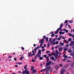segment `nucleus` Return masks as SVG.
<instances>
[{
  "label": "nucleus",
  "instance_id": "37",
  "mask_svg": "<svg viewBox=\"0 0 74 74\" xmlns=\"http://www.w3.org/2000/svg\"><path fill=\"white\" fill-rule=\"evenodd\" d=\"M59 66L60 67H63V65H62V64H60Z\"/></svg>",
  "mask_w": 74,
  "mask_h": 74
},
{
  "label": "nucleus",
  "instance_id": "11",
  "mask_svg": "<svg viewBox=\"0 0 74 74\" xmlns=\"http://www.w3.org/2000/svg\"><path fill=\"white\" fill-rule=\"evenodd\" d=\"M59 29H58V28L57 29V30L56 31H55V34H58V32H59Z\"/></svg>",
  "mask_w": 74,
  "mask_h": 74
},
{
  "label": "nucleus",
  "instance_id": "46",
  "mask_svg": "<svg viewBox=\"0 0 74 74\" xmlns=\"http://www.w3.org/2000/svg\"><path fill=\"white\" fill-rule=\"evenodd\" d=\"M67 48H66L64 49V51H67Z\"/></svg>",
  "mask_w": 74,
  "mask_h": 74
},
{
  "label": "nucleus",
  "instance_id": "25",
  "mask_svg": "<svg viewBox=\"0 0 74 74\" xmlns=\"http://www.w3.org/2000/svg\"><path fill=\"white\" fill-rule=\"evenodd\" d=\"M58 54H56L55 56V59H57V58H58Z\"/></svg>",
  "mask_w": 74,
  "mask_h": 74
},
{
  "label": "nucleus",
  "instance_id": "5",
  "mask_svg": "<svg viewBox=\"0 0 74 74\" xmlns=\"http://www.w3.org/2000/svg\"><path fill=\"white\" fill-rule=\"evenodd\" d=\"M42 56H44V58H46V60H47V61H46L47 62H49V58L48 57H47V55L45 54L44 55H43Z\"/></svg>",
  "mask_w": 74,
  "mask_h": 74
},
{
  "label": "nucleus",
  "instance_id": "31",
  "mask_svg": "<svg viewBox=\"0 0 74 74\" xmlns=\"http://www.w3.org/2000/svg\"><path fill=\"white\" fill-rule=\"evenodd\" d=\"M58 53H59V52L58 51V50H56V54H58Z\"/></svg>",
  "mask_w": 74,
  "mask_h": 74
},
{
  "label": "nucleus",
  "instance_id": "24",
  "mask_svg": "<svg viewBox=\"0 0 74 74\" xmlns=\"http://www.w3.org/2000/svg\"><path fill=\"white\" fill-rule=\"evenodd\" d=\"M69 22L70 23H72L73 22V20H69Z\"/></svg>",
  "mask_w": 74,
  "mask_h": 74
},
{
  "label": "nucleus",
  "instance_id": "16",
  "mask_svg": "<svg viewBox=\"0 0 74 74\" xmlns=\"http://www.w3.org/2000/svg\"><path fill=\"white\" fill-rule=\"evenodd\" d=\"M51 44H53V45L56 44V42H55L52 41L51 42Z\"/></svg>",
  "mask_w": 74,
  "mask_h": 74
},
{
  "label": "nucleus",
  "instance_id": "36",
  "mask_svg": "<svg viewBox=\"0 0 74 74\" xmlns=\"http://www.w3.org/2000/svg\"><path fill=\"white\" fill-rule=\"evenodd\" d=\"M66 62H71V61L70 60H68L66 61Z\"/></svg>",
  "mask_w": 74,
  "mask_h": 74
},
{
  "label": "nucleus",
  "instance_id": "40",
  "mask_svg": "<svg viewBox=\"0 0 74 74\" xmlns=\"http://www.w3.org/2000/svg\"><path fill=\"white\" fill-rule=\"evenodd\" d=\"M72 35L73 34H70V33L69 34V36H72Z\"/></svg>",
  "mask_w": 74,
  "mask_h": 74
},
{
  "label": "nucleus",
  "instance_id": "21",
  "mask_svg": "<svg viewBox=\"0 0 74 74\" xmlns=\"http://www.w3.org/2000/svg\"><path fill=\"white\" fill-rule=\"evenodd\" d=\"M47 70L46 69H42L40 71V72H42V71H45Z\"/></svg>",
  "mask_w": 74,
  "mask_h": 74
},
{
  "label": "nucleus",
  "instance_id": "50",
  "mask_svg": "<svg viewBox=\"0 0 74 74\" xmlns=\"http://www.w3.org/2000/svg\"><path fill=\"white\" fill-rule=\"evenodd\" d=\"M18 73H20V74H22V72H21V71H18Z\"/></svg>",
  "mask_w": 74,
  "mask_h": 74
},
{
  "label": "nucleus",
  "instance_id": "60",
  "mask_svg": "<svg viewBox=\"0 0 74 74\" xmlns=\"http://www.w3.org/2000/svg\"><path fill=\"white\" fill-rule=\"evenodd\" d=\"M66 30V29L65 28H64V29H63V30L64 31H65V32Z\"/></svg>",
  "mask_w": 74,
  "mask_h": 74
},
{
  "label": "nucleus",
  "instance_id": "35",
  "mask_svg": "<svg viewBox=\"0 0 74 74\" xmlns=\"http://www.w3.org/2000/svg\"><path fill=\"white\" fill-rule=\"evenodd\" d=\"M69 65H67L66 66H64V67H65V69H66V67H69Z\"/></svg>",
  "mask_w": 74,
  "mask_h": 74
},
{
  "label": "nucleus",
  "instance_id": "48",
  "mask_svg": "<svg viewBox=\"0 0 74 74\" xmlns=\"http://www.w3.org/2000/svg\"><path fill=\"white\" fill-rule=\"evenodd\" d=\"M59 33H60V35H62V32H59Z\"/></svg>",
  "mask_w": 74,
  "mask_h": 74
},
{
  "label": "nucleus",
  "instance_id": "54",
  "mask_svg": "<svg viewBox=\"0 0 74 74\" xmlns=\"http://www.w3.org/2000/svg\"><path fill=\"white\" fill-rule=\"evenodd\" d=\"M18 67V66L17 65H16L15 66V67Z\"/></svg>",
  "mask_w": 74,
  "mask_h": 74
},
{
  "label": "nucleus",
  "instance_id": "39",
  "mask_svg": "<svg viewBox=\"0 0 74 74\" xmlns=\"http://www.w3.org/2000/svg\"><path fill=\"white\" fill-rule=\"evenodd\" d=\"M59 44V42L58 41H56V44Z\"/></svg>",
  "mask_w": 74,
  "mask_h": 74
},
{
  "label": "nucleus",
  "instance_id": "10",
  "mask_svg": "<svg viewBox=\"0 0 74 74\" xmlns=\"http://www.w3.org/2000/svg\"><path fill=\"white\" fill-rule=\"evenodd\" d=\"M41 54H38L37 53V54H36V56H37V58H40L41 56Z\"/></svg>",
  "mask_w": 74,
  "mask_h": 74
},
{
  "label": "nucleus",
  "instance_id": "53",
  "mask_svg": "<svg viewBox=\"0 0 74 74\" xmlns=\"http://www.w3.org/2000/svg\"><path fill=\"white\" fill-rule=\"evenodd\" d=\"M50 34H53V32H51Z\"/></svg>",
  "mask_w": 74,
  "mask_h": 74
},
{
  "label": "nucleus",
  "instance_id": "34",
  "mask_svg": "<svg viewBox=\"0 0 74 74\" xmlns=\"http://www.w3.org/2000/svg\"><path fill=\"white\" fill-rule=\"evenodd\" d=\"M58 55H62V53H60V52H59L58 53Z\"/></svg>",
  "mask_w": 74,
  "mask_h": 74
},
{
  "label": "nucleus",
  "instance_id": "33",
  "mask_svg": "<svg viewBox=\"0 0 74 74\" xmlns=\"http://www.w3.org/2000/svg\"><path fill=\"white\" fill-rule=\"evenodd\" d=\"M12 56H9L8 57V58H12Z\"/></svg>",
  "mask_w": 74,
  "mask_h": 74
},
{
  "label": "nucleus",
  "instance_id": "63",
  "mask_svg": "<svg viewBox=\"0 0 74 74\" xmlns=\"http://www.w3.org/2000/svg\"><path fill=\"white\" fill-rule=\"evenodd\" d=\"M56 53H53V55H54V56H55V55H56Z\"/></svg>",
  "mask_w": 74,
  "mask_h": 74
},
{
  "label": "nucleus",
  "instance_id": "28",
  "mask_svg": "<svg viewBox=\"0 0 74 74\" xmlns=\"http://www.w3.org/2000/svg\"><path fill=\"white\" fill-rule=\"evenodd\" d=\"M46 74H49V72L48 71H47L46 72Z\"/></svg>",
  "mask_w": 74,
  "mask_h": 74
},
{
  "label": "nucleus",
  "instance_id": "51",
  "mask_svg": "<svg viewBox=\"0 0 74 74\" xmlns=\"http://www.w3.org/2000/svg\"><path fill=\"white\" fill-rule=\"evenodd\" d=\"M69 32V30H66L65 31V32L66 33H67V32Z\"/></svg>",
  "mask_w": 74,
  "mask_h": 74
},
{
  "label": "nucleus",
  "instance_id": "49",
  "mask_svg": "<svg viewBox=\"0 0 74 74\" xmlns=\"http://www.w3.org/2000/svg\"><path fill=\"white\" fill-rule=\"evenodd\" d=\"M61 39V38H58V40H60Z\"/></svg>",
  "mask_w": 74,
  "mask_h": 74
},
{
  "label": "nucleus",
  "instance_id": "41",
  "mask_svg": "<svg viewBox=\"0 0 74 74\" xmlns=\"http://www.w3.org/2000/svg\"><path fill=\"white\" fill-rule=\"evenodd\" d=\"M17 64H22V63L21 62H19L17 63Z\"/></svg>",
  "mask_w": 74,
  "mask_h": 74
},
{
  "label": "nucleus",
  "instance_id": "55",
  "mask_svg": "<svg viewBox=\"0 0 74 74\" xmlns=\"http://www.w3.org/2000/svg\"><path fill=\"white\" fill-rule=\"evenodd\" d=\"M66 60L65 59H64L63 60V62H64L65 61V60Z\"/></svg>",
  "mask_w": 74,
  "mask_h": 74
},
{
  "label": "nucleus",
  "instance_id": "58",
  "mask_svg": "<svg viewBox=\"0 0 74 74\" xmlns=\"http://www.w3.org/2000/svg\"><path fill=\"white\" fill-rule=\"evenodd\" d=\"M61 38H62V39H65V37H62Z\"/></svg>",
  "mask_w": 74,
  "mask_h": 74
},
{
  "label": "nucleus",
  "instance_id": "3",
  "mask_svg": "<svg viewBox=\"0 0 74 74\" xmlns=\"http://www.w3.org/2000/svg\"><path fill=\"white\" fill-rule=\"evenodd\" d=\"M51 61H50L49 62H47L46 64V66H45L46 67H47V70H49L51 69V66H49L48 67V66H49V65H51Z\"/></svg>",
  "mask_w": 74,
  "mask_h": 74
},
{
  "label": "nucleus",
  "instance_id": "26",
  "mask_svg": "<svg viewBox=\"0 0 74 74\" xmlns=\"http://www.w3.org/2000/svg\"><path fill=\"white\" fill-rule=\"evenodd\" d=\"M31 70H33V69H34V66H31Z\"/></svg>",
  "mask_w": 74,
  "mask_h": 74
},
{
  "label": "nucleus",
  "instance_id": "2",
  "mask_svg": "<svg viewBox=\"0 0 74 74\" xmlns=\"http://www.w3.org/2000/svg\"><path fill=\"white\" fill-rule=\"evenodd\" d=\"M27 65H26L24 67V68L25 69V70L24 71H23V74H30V72H29V71H27Z\"/></svg>",
  "mask_w": 74,
  "mask_h": 74
},
{
  "label": "nucleus",
  "instance_id": "38",
  "mask_svg": "<svg viewBox=\"0 0 74 74\" xmlns=\"http://www.w3.org/2000/svg\"><path fill=\"white\" fill-rule=\"evenodd\" d=\"M72 38H74V34H72Z\"/></svg>",
  "mask_w": 74,
  "mask_h": 74
},
{
  "label": "nucleus",
  "instance_id": "12",
  "mask_svg": "<svg viewBox=\"0 0 74 74\" xmlns=\"http://www.w3.org/2000/svg\"><path fill=\"white\" fill-rule=\"evenodd\" d=\"M58 66H56L54 67V69H56V70H58Z\"/></svg>",
  "mask_w": 74,
  "mask_h": 74
},
{
  "label": "nucleus",
  "instance_id": "27",
  "mask_svg": "<svg viewBox=\"0 0 74 74\" xmlns=\"http://www.w3.org/2000/svg\"><path fill=\"white\" fill-rule=\"evenodd\" d=\"M51 53V52L49 51H46V53Z\"/></svg>",
  "mask_w": 74,
  "mask_h": 74
},
{
  "label": "nucleus",
  "instance_id": "56",
  "mask_svg": "<svg viewBox=\"0 0 74 74\" xmlns=\"http://www.w3.org/2000/svg\"><path fill=\"white\" fill-rule=\"evenodd\" d=\"M67 41V40L65 39H64V40L63 41V42H66Z\"/></svg>",
  "mask_w": 74,
  "mask_h": 74
},
{
  "label": "nucleus",
  "instance_id": "4",
  "mask_svg": "<svg viewBox=\"0 0 74 74\" xmlns=\"http://www.w3.org/2000/svg\"><path fill=\"white\" fill-rule=\"evenodd\" d=\"M74 44V41L72 40L71 41V42L70 43V46H72V47H73L72 48H73V51H74V46H73V45Z\"/></svg>",
  "mask_w": 74,
  "mask_h": 74
},
{
  "label": "nucleus",
  "instance_id": "6",
  "mask_svg": "<svg viewBox=\"0 0 74 74\" xmlns=\"http://www.w3.org/2000/svg\"><path fill=\"white\" fill-rule=\"evenodd\" d=\"M65 70H66V68L65 67H64L63 69L60 72V74H63L64 73Z\"/></svg>",
  "mask_w": 74,
  "mask_h": 74
},
{
  "label": "nucleus",
  "instance_id": "64",
  "mask_svg": "<svg viewBox=\"0 0 74 74\" xmlns=\"http://www.w3.org/2000/svg\"><path fill=\"white\" fill-rule=\"evenodd\" d=\"M14 60H16V58H14Z\"/></svg>",
  "mask_w": 74,
  "mask_h": 74
},
{
  "label": "nucleus",
  "instance_id": "57",
  "mask_svg": "<svg viewBox=\"0 0 74 74\" xmlns=\"http://www.w3.org/2000/svg\"><path fill=\"white\" fill-rule=\"evenodd\" d=\"M37 56H35L34 58H35V59H37Z\"/></svg>",
  "mask_w": 74,
  "mask_h": 74
},
{
  "label": "nucleus",
  "instance_id": "47",
  "mask_svg": "<svg viewBox=\"0 0 74 74\" xmlns=\"http://www.w3.org/2000/svg\"><path fill=\"white\" fill-rule=\"evenodd\" d=\"M48 55H49V56H50V57L52 56V55H51V54L50 53L48 54Z\"/></svg>",
  "mask_w": 74,
  "mask_h": 74
},
{
  "label": "nucleus",
  "instance_id": "1",
  "mask_svg": "<svg viewBox=\"0 0 74 74\" xmlns=\"http://www.w3.org/2000/svg\"><path fill=\"white\" fill-rule=\"evenodd\" d=\"M43 40L42 39L41 40L39 41V43H41L40 44V46H38L37 47H35L34 50H33L32 51V53H32V52H30L28 53V57H30V56H34L36 55V53L35 52H36L37 51H36L37 49H38L39 48H40L41 47H42V45L43 44V42H42Z\"/></svg>",
  "mask_w": 74,
  "mask_h": 74
},
{
  "label": "nucleus",
  "instance_id": "61",
  "mask_svg": "<svg viewBox=\"0 0 74 74\" xmlns=\"http://www.w3.org/2000/svg\"><path fill=\"white\" fill-rule=\"evenodd\" d=\"M45 49H43L42 50V52H43V51H45Z\"/></svg>",
  "mask_w": 74,
  "mask_h": 74
},
{
  "label": "nucleus",
  "instance_id": "59",
  "mask_svg": "<svg viewBox=\"0 0 74 74\" xmlns=\"http://www.w3.org/2000/svg\"><path fill=\"white\" fill-rule=\"evenodd\" d=\"M71 50H69L68 51V52L69 53H70V52H71Z\"/></svg>",
  "mask_w": 74,
  "mask_h": 74
},
{
  "label": "nucleus",
  "instance_id": "32",
  "mask_svg": "<svg viewBox=\"0 0 74 74\" xmlns=\"http://www.w3.org/2000/svg\"><path fill=\"white\" fill-rule=\"evenodd\" d=\"M71 38H69L68 39V41L70 42V41H71Z\"/></svg>",
  "mask_w": 74,
  "mask_h": 74
},
{
  "label": "nucleus",
  "instance_id": "22",
  "mask_svg": "<svg viewBox=\"0 0 74 74\" xmlns=\"http://www.w3.org/2000/svg\"><path fill=\"white\" fill-rule=\"evenodd\" d=\"M39 58V60H42V59H43V58L41 57H40Z\"/></svg>",
  "mask_w": 74,
  "mask_h": 74
},
{
  "label": "nucleus",
  "instance_id": "13",
  "mask_svg": "<svg viewBox=\"0 0 74 74\" xmlns=\"http://www.w3.org/2000/svg\"><path fill=\"white\" fill-rule=\"evenodd\" d=\"M60 45H61L62 46H63L64 45V43L63 42H60L59 43Z\"/></svg>",
  "mask_w": 74,
  "mask_h": 74
},
{
  "label": "nucleus",
  "instance_id": "44",
  "mask_svg": "<svg viewBox=\"0 0 74 74\" xmlns=\"http://www.w3.org/2000/svg\"><path fill=\"white\" fill-rule=\"evenodd\" d=\"M68 22V21L67 20H66L65 21V23H67Z\"/></svg>",
  "mask_w": 74,
  "mask_h": 74
},
{
  "label": "nucleus",
  "instance_id": "52",
  "mask_svg": "<svg viewBox=\"0 0 74 74\" xmlns=\"http://www.w3.org/2000/svg\"><path fill=\"white\" fill-rule=\"evenodd\" d=\"M53 60H54V62H56V61H57V60H56V59H55V58H54Z\"/></svg>",
  "mask_w": 74,
  "mask_h": 74
},
{
  "label": "nucleus",
  "instance_id": "23",
  "mask_svg": "<svg viewBox=\"0 0 74 74\" xmlns=\"http://www.w3.org/2000/svg\"><path fill=\"white\" fill-rule=\"evenodd\" d=\"M69 44H67L66 45V48H69Z\"/></svg>",
  "mask_w": 74,
  "mask_h": 74
},
{
  "label": "nucleus",
  "instance_id": "45",
  "mask_svg": "<svg viewBox=\"0 0 74 74\" xmlns=\"http://www.w3.org/2000/svg\"><path fill=\"white\" fill-rule=\"evenodd\" d=\"M21 49H22V50H24V49H25V48H24V47H21Z\"/></svg>",
  "mask_w": 74,
  "mask_h": 74
},
{
  "label": "nucleus",
  "instance_id": "14",
  "mask_svg": "<svg viewBox=\"0 0 74 74\" xmlns=\"http://www.w3.org/2000/svg\"><path fill=\"white\" fill-rule=\"evenodd\" d=\"M36 69H34L33 70V71L32 72V73H36Z\"/></svg>",
  "mask_w": 74,
  "mask_h": 74
},
{
  "label": "nucleus",
  "instance_id": "15",
  "mask_svg": "<svg viewBox=\"0 0 74 74\" xmlns=\"http://www.w3.org/2000/svg\"><path fill=\"white\" fill-rule=\"evenodd\" d=\"M41 50H40V49L39 50H38V54H41Z\"/></svg>",
  "mask_w": 74,
  "mask_h": 74
},
{
  "label": "nucleus",
  "instance_id": "19",
  "mask_svg": "<svg viewBox=\"0 0 74 74\" xmlns=\"http://www.w3.org/2000/svg\"><path fill=\"white\" fill-rule=\"evenodd\" d=\"M54 59V57L53 56H51L50 57V59L51 60H53Z\"/></svg>",
  "mask_w": 74,
  "mask_h": 74
},
{
  "label": "nucleus",
  "instance_id": "18",
  "mask_svg": "<svg viewBox=\"0 0 74 74\" xmlns=\"http://www.w3.org/2000/svg\"><path fill=\"white\" fill-rule=\"evenodd\" d=\"M63 57H64L65 58H67V55H66L65 54H64L63 55Z\"/></svg>",
  "mask_w": 74,
  "mask_h": 74
},
{
  "label": "nucleus",
  "instance_id": "8",
  "mask_svg": "<svg viewBox=\"0 0 74 74\" xmlns=\"http://www.w3.org/2000/svg\"><path fill=\"white\" fill-rule=\"evenodd\" d=\"M21 58H20V60H22V59H23L24 58V56L23 55H20Z\"/></svg>",
  "mask_w": 74,
  "mask_h": 74
},
{
  "label": "nucleus",
  "instance_id": "7",
  "mask_svg": "<svg viewBox=\"0 0 74 74\" xmlns=\"http://www.w3.org/2000/svg\"><path fill=\"white\" fill-rule=\"evenodd\" d=\"M43 39H42L41 40L39 41V42H40V41H41V40H43V41H42V42H43V43L42 44H44V39H45V38H46V36H43Z\"/></svg>",
  "mask_w": 74,
  "mask_h": 74
},
{
  "label": "nucleus",
  "instance_id": "17",
  "mask_svg": "<svg viewBox=\"0 0 74 74\" xmlns=\"http://www.w3.org/2000/svg\"><path fill=\"white\" fill-rule=\"evenodd\" d=\"M58 50L59 52H60V51H62V48L61 47L60 48H59L58 49Z\"/></svg>",
  "mask_w": 74,
  "mask_h": 74
},
{
  "label": "nucleus",
  "instance_id": "30",
  "mask_svg": "<svg viewBox=\"0 0 74 74\" xmlns=\"http://www.w3.org/2000/svg\"><path fill=\"white\" fill-rule=\"evenodd\" d=\"M47 46L48 47H47V48H48V47H49V46H50V44H49V43H48L47 44Z\"/></svg>",
  "mask_w": 74,
  "mask_h": 74
},
{
  "label": "nucleus",
  "instance_id": "62",
  "mask_svg": "<svg viewBox=\"0 0 74 74\" xmlns=\"http://www.w3.org/2000/svg\"><path fill=\"white\" fill-rule=\"evenodd\" d=\"M53 49H54V47H52L51 48V50H53Z\"/></svg>",
  "mask_w": 74,
  "mask_h": 74
},
{
  "label": "nucleus",
  "instance_id": "29",
  "mask_svg": "<svg viewBox=\"0 0 74 74\" xmlns=\"http://www.w3.org/2000/svg\"><path fill=\"white\" fill-rule=\"evenodd\" d=\"M46 41H48V38L47 37L46 38Z\"/></svg>",
  "mask_w": 74,
  "mask_h": 74
},
{
  "label": "nucleus",
  "instance_id": "42",
  "mask_svg": "<svg viewBox=\"0 0 74 74\" xmlns=\"http://www.w3.org/2000/svg\"><path fill=\"white\" fill-rule=\"evenodd\" d=\"M55 36V34H52L51 35V37H53Z\"/></svg>",
  "mask_w": 74,
  "mask_h": 74
},
{
  "label": "nucleus",
  "instance_id": "9",
  "mask_svg": "<svg viewBox=\"0 0 74 74\" xmlns=\"http://www.w3.org/2000/svg\"><path fill=\"white\" fill-rule=\"evenodd\" d=\"M63 23H61V25H60L59 28H58L59 30H60V29H62V28L63 27Z\"/></svg>",
  "mask_w": 74,
  "mask_h": 74
},
{
  "label": "nucleus",
  "instance_id": "43",
  "mask_svg": "<svg viewBox=\"0 0 74 74\" xmlns=\"http://www.w3.org/2000/svg\"><path fill=\"white\" fill-rule=\"evenodd\" d=\"M32 62H35V61H36V60H32Z\"/></svg>",
  "mask_w": 74,
  "mask_h": 74
},
{
  "label": "nucleus",
  "instance_id": "20",
  "mask_svg": "<svg viewBox=\"0 0 74 74\" xmlns=\"http://www.w3.org/2000/svg\"><path fill=\"white\" fill-rule=\"evenodd\" d=\"M74 53H70V55L71 56H74Z\"/></svg>",
  "mask_w": 74,
  "mask_h": 74
}]
</instances>
